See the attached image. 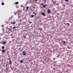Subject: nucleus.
<instances>
[{
	"label": "nucleus",
	"mask_w": 73,
	"mask_h": 73,
	"mask_svg": "<svg viewBox=\"0 0 73 73\" xmlns=\"http://www.w3.org/2000/svg\"><path fill=\"white\" fill-rule=\"evenodd\" d=\"M26 54H27V53H26V52H25V51H23V54L24 56H25Z\"/></svg>",
	"instance_id": "1"
},
{
	"label": "nucleus",
	"mask_w": 73,
	"mask_h": 73,
	"mask_svg": "<svg viewBox=\"0 0 73 73\" xmlns=\"http://www.w3.org/2000/svg\"><path fill=\"white\" fill-rule=\"evenodd\" d=\"M47 12H48V13H50V12H51L50 10L49 9H48L47 11Z\"/></svg>",
	"instance_id": "2"
},
{
	"label": "nucleus",
	"mask_w": 73,
	"mask_h": 73,
	"mask_svg": "<svg viewBox=\"0 0 73 73\" xmlns=\"http://www.w3.org/2000/svg\"><path fill=\"white\" fill-rule=\"evenodd\" d=\"M11 24H13V25H15V24H16V22L15 21H14L13 22H11Z\"/></svg>",
	"instance_id": "3"
},
{
	"label": "nucleus",
	"mask_w": 73,
	"mask_h": 73,
	"mask_svg": "<svg viewBox=\"0 0 73 73\" xmlns=\"http://www.w3.org/2000/svg\"><path fill=\"white\" fill-rule=\"evenodd\" d=\"M41 13V14H42V15H43L44 16H46V14H45V13Z\"/></svg>",
	"instance_id": "4"
},
{
	"label": "nucleus",
	"mask_w": 73,
	"mask_h": 73,
	"mask_svg": "<svg viewBox=\"0 0 73 73\" xmlns=\"http://www.w3.org/2000/svg\"><path fill=\"white\" fill-rule=\"evenodd\" d=\"M9 65H11V64H12V62H11V60H9Z\"/></svg>",
	"instance_id": "5"
},
{
	"label": "nucleus",
	"mask_w": 73,
	"mask_h": 73,
	"mask_svg": "<svg viewBox=\"0 0 73 73\" xmlns=\"http://www.w3.org/2000/svg\"><path fill=\"white\" fill-rule=\"evenodd\" d=\"M33 14H34L35 16H36V13L35 12H33Z\"/></svg>",
	"instance_id": "6"
},
{
	"label": "nucleus",
	"mask_w": 73,
	"mask_h": 73,
	"mask_svg": "<svg viewBox=\"0 0 73 73\" xmlns=\"http://www.w3.org/2000/svg\"><path fill=\"white\" fill-rule=\"evenodd\" d=\"M3 44V45H5L6 44V42H3L2 43Z\"/></svg>",
	"instance_id": "7"
},
{
	"label": "nucleus",
	"mask_w": 73,
	"mask_h": 73,
	"mask_svg": "<svg viewBox=\"0 0 73 73\" xmlns=\"http://www.w3.org/2000/svg\"><path fill=\"white\" fill-rule=\"evenodd\" d=\"M5 52V50L3 49L2 50V53H4V52Z\"/></svg>",
	"instance_id": "8"
},
{
	"label": "nucleus",
	"mask_w": 73,
	"mask_h": 73,
	"mask_svg": "<svg viewBox=\"0 0 73 73\" xmlns=\"http://www.w3.org/2000/svg\"><path fill=\"white\" fill-rule=\"evenodd\" d=\"M8 32H11V29H8Z\"/></svg>",
	"instance_id": "9"
},
{
	"label": "nucleus",
	"mask_w": 73,
	"mask_h": 73,
	"mask_svg": "<svg viewBox=\"0 0 73 73\" xmlns=\"http://www.w3.org/2000/svg\"><path fill=\"white\" fill-rule=\"evenodd\" d=\"M28 8H29V7H27L26 8H27V9H26V11H28Z\"/></svg>",
	"instance_id": "10"
},
{
	"label": "nucleus",
	"mask_w": 73,
	"mask_h": 73,
	"mask_svg": "<svg viewBox=\"0 0 73 73\" xmlns=\"http://www.w3.org/2000/svg\"><path fill=\"white\" fill-rule=\"evenodd\" d=\"M42 7L43 8H45V7H46V5H43Z\"/></svg>",
	"instance_id": "11"
},
{
	"label": "nucleus",
	"mask_w": 73,
	"mask_h": 73,
	"mask_svg": "<svg viewBox=\"0 0 73 73\" xmlns=\"http://www.w3.org/2000/svg\"><path fill=\"white\" fill-rule=\"evenodd\" d=\"M1 5H4V3L3 2L1 3Z\"/></svg>",
	"instance_id": "12"
},
{
	"label": "nucleus",
	"mask_w": 73,
	"mask_h": 73,
	"mask_svg": "<svg viewBox=\"0 0 73 73\" xmlns=\"http://www.w3.org/2000/svg\"><path fill=\"white\" fill-rule=\"evenodd\" d=\"M20 62L22 63V62H23V60H21L20 61Z\"/></svg>",
	"instance_id": "13"
},
{
	"label": "nucleus",
	"mask_w": 73,
	"mask_h": 73,
	"mask_svg": "<svg viewBox=\"0 0 73 73\" xmlns=\"http://www.w3.org/2000/svg\"><path fill=\"white\" fill-rule=\"evenodd\" d=\"M31 17L32 18H33V17H34V15H31Z\"/></svg>",
	"instance_id": "14"
},
{
	"label": "nucleus",
	"mask_w": 73,
	"mask_h": 73,
	"mask_svg": "<svg viewBox=\"0 0 73 73\" xmlns=\"http://www.w3.org/2000/svg\"><path fill=\"white\" fill-rule=\"evenodd\" d=\"M15 4H19V2H17L15 3Z\"/></svg>",
	"instance_id": "15"
},
{
	"label": "nucleus",
	"mask_w": 73,
	"mask_h": 73,
	"mask_svg": "<svg viewBox=\"0 0 73 73\" xmlns=\"http://www.w3.org/2000/svg\"><path fill=\"white\" fill-rule=\"evenodd\" d=\"M63 43H64V44H65L66 42H65L64 41H63Z\"/></svg>",
	"instance_id": "16"
},
{
	"label": "nucleus",
	"mask_w": 73,
	"mask_h": 73,
	"mask_svg": "<svg viewBox=\"0 0 73 73\" xmlns=\"http://www.w3.org/2000/svg\"><path fill=\"white\" fill-rule=\"evenodd\" d=\"M23 37H24V38L25 39V38H26V36H23Z\"/></svg>",
	"instance_id": "17"
},
{
	"label": "nucleus",
	"mask_w": 73,
	"mask_h": 73,
	"mask_svg": "<svg viewBox=\"0 0 73 73\" xmlns=\"http://www.w3.org/2000/svg\"><path fill=\"white\" fill-rule=\"evenodd\" d=\"M4 46H3L2 47V49H4Z\"/></svg>",
	"instance_id": "18"
},
{
	"label": "nucleus",
	"mask_w": 73,
	"mask_h": 73,
	"mask_svg": "<svg viewBox=\"0 0 73 73\" xmlns=\"http://www.w3.org/2000/svg\"><path fill=\"white\" fill-rule=\"evenodd\" d=\"M43 5V3H40V5Z\"/></svg>",
	"instance_id": "19"
},
{
	"label": "nucleus",
	"mask_w": 73,
	"mask_h": 73,
	"mask_svg": "<svg viewBox=\"0 0 73 73\" xmlns=\"http://www.w3.org/2000/svg\"><path fill=\"white\" fill-rule=\"evenodd\" d=\"M15 28H16V27H14L13 28V29H15Z\"/></svg>",
	"instance_id": "20"
},
{
	"label": "nucleus",
	"mask_w": 73,
	"mask_h": 73,
	"mask_svg": "<svg viewBox=\"0 0 73 73\" xmlns=\"http://www.w3.org/2000/svg\"><path fill=\"white\" fill-rule=\"evenodd\" d=\"M64 0L65 1H67V2L68 1V0Z\"/></svg>",
	"instance_id": "21"
},
{
	"label": "nucleus",
	"mask_w": 73,
	"mask_h": 73,
	"mask_svg": "<svg viewBox=\"0 0 73 73\" xmlns=\"http://www.w3.org/2000/svg\"><path fill=\"white\" fill-rule=\"evenodd\" d=\"M44 1H45V2H46V0H44Z\"/></svg>",
	"instance_id": "22"
},
{
	"label": "nucleus",
	"mask_w": 73,
	"mask_h": 73,
	"mask_svg": "<svg viewBox=\"0 0 73 73\" xmlns=\"http://www.w3.org/2000/svg\"><path fill=\"white\" fill-rule=\"evenodd\" d=\"M9 28H8V27H7V29H9Z\"/></svg>",
	"instance_id": "23"
},
{
	"label": "nucleus",
	"mask_w": 73,
	"mask_h": 73,
	"mask_svg": "<svg viewBox=\"0 0 73 73\" xmlns=\"http://www.w3.org/2000/svg\"><path fill=\"white\" fill-rule=\"evenodd\" d=\"M14 14H15V15H16V13H14Z\"/></svg>",
	"instance_id": "24"
},
{
	"label": "nucleus",
	"mask_w": 73,
	"mask_h": 73,
	"mask_svg": "<svg viewBox=\"0 0 73 73\" xmlns=\"http://www.w3.org/2000/svg\"><path fill=\"white\" fill-rule=\"evenodd\" d=\"M6 69L7 70H8V69L7 68V67L6 68Z\"/></svg>",
	"instance_id": "25"
},
{
	"label": "nucleus",
	"mask_w": 73,
	"mask_h": 73,
	"mask_svg": "<svg viewBox=\"0 0 73 73\" xmlns=\"http://www.w3.org/2000/svg\"><path fill=\"white\" fill-rule=\"evenodd\" d=\"M29 23H32V22H29Z\"/></svg>",
	"instance_id": "26"
},
{
	"label": "nucleus",
	"mask_w": 73,
	"mask_h": 73,
	"mask_svg": "<svg viewBox=\"0 0 73 73\" xmlns=\"http://www.w3.org/2000/svg\"><path fill=\"white\" fill-rule=\"evenodd\" d=\"M63 7H65V5H63Z\"/></svg>",
	"instance_id": "27"
},
{
	"label": "nucleus",
	"mask_w": 73,
	"mask_h": 73,
	"mask_svg": "<svg viewBox=\"0 0 73 73\" xmlns=\"http://www.w3.org/2000/svg\"><path fill=\"white\" fill-rule=\"evenodd\" d=\"M4 27V25H3L2 26V27Z\"/></svg>",
	"instance_id": "28"
},
{
	"label": "nucleus",
	"mask_w": 73,
	"mask_h": 73,
	"mask_svg": "<svg viewBox=\"0 0 73 73\" xmlns=\"http://www.w3.org/2000/svg\"><path fill=\"white\" fill-rule=\"evenodd\" d=\"M35 1H37V0H35Z\"/></svg>",
	"instance_id": "29"
},
{
	"label": "nucleus",
	"mask_w": 73,
	"mask_h": 73,
	"mask_svg": "<svg viewBox=\"0 0 73 73\" xmlns=\"http://www.w3.org/2000/svg\"><path fill=\"white\" fill-rule=\"evenodd\" d=\"M53 4H54V1H53Z\"/></svg>",
	"instance_id": "30"
},
{
	"label": "nucleus",
	"mask_w": 73,
	"mask_h": 73,
	"mask_svg": "<svg viewBox=\"0 0 73 73\" xmlns=\"http://www.w3.org/2000/svg\"><path fill=\"white\" fill-rule=\"evenodd\" d=\"M1 38L0 37V40H1Z\"/></svg>",
	"instance_id": "31"
},
{
	"label": "nucleus",
	"mask_w": 73,
	"mask_h": 73,
	"mask_svg": "<svg viewBox=\"0 0 73 73\" xmlns=\"http://www.w3.org/2000/svg\"><path fill=\"white\" fill-rule=\"evenodd\" d=\"M49 36H50V35H49Z\"/></svg>",
	"instance_id": "32"
},
{
	"label": "nucleus",
	"mask_w": 73,
	"mask_h": 73,
	"mask_svg": "<svg viewBox=\"0 0 73 73\" xmlns=\"http://www.w3.org/2000/svg\"><path fill=\"white\" fill-rule=\"evenodd\" d=\"M3 30H4V29H2V30L3 31Z\"/></svg>",
	"instance_id": "33"
},
{
	"label": "nucleus",
	"mask_w": 73,
	"mask_h": 73,
	"mask_svg": "<svg viewBox=\"0 0 73 73\" xmlns=\"http://www.w3.org/2000/svg\"><path fill=\"white\" fill-rule=\"evenodd\" d=\"M57 57H58V56H57Z\"/></svg>",
	"instance_id": "34"
},
{
	"label": "nucleus",
	"mask_w": 73,
	"mask_h": 73,
	"mask_svg": "<svg viewBox=\"0 0 73 73\" xmlns=\"http://www.w3.org/2000/svg\"><path fill=\"white\" fill-rule=\"evenodd\" d=\"M7 33H8V32H7Z\"/></svg>",
	"instance_id": "35"
}]
</instances>
